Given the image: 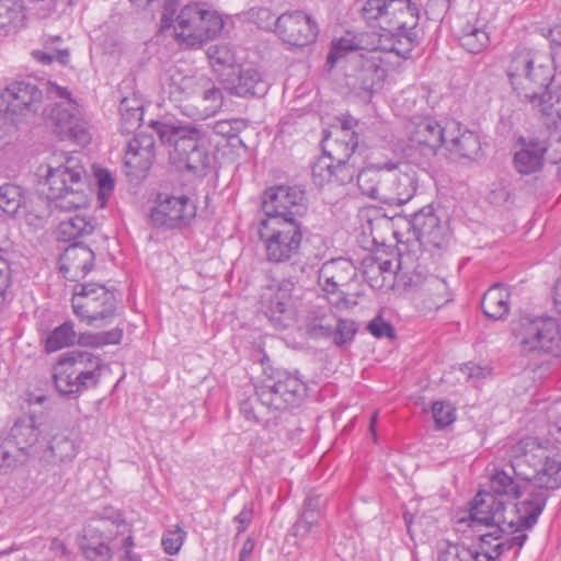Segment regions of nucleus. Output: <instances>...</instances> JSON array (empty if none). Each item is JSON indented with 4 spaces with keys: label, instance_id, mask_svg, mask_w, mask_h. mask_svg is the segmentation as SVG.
I'll list each match as a JSON object with an SVG mask.
<instances>
[{
    "label": "nucleus",
    "instance_id": "obj_38",
    "mask_svg": "<svg viewBox=\"0 0 561 561\" xmlns=\"http://www.w3.org/2000/svg\"><path fill=\"white\" fill-rule=\"evenodd\" d=\"M385 172L386 163L370 164L360 169L357 173V186L359 191L364 195L378 201Z\"/></svg>",
    "mask_w": 561,
    "mask_h": 561
},
{
    "label": "nucleus",
    "instance_id": "obj_2",
    "mask_svg": "<svg viewBox=\"0 0 561 561\" xmlns=\"http://www.w3.org/2000/svg\"><path fill=\"white\" fill-rule=\"evenodd\" d=\"M527 454L533 453L537 458L539 468L535 471V486L529 490V496L515 505L518 526L533 527L546 506L548 491L561 486V459L551 457L552 450L548 443L538 437H526L522 439V447Z\"/></svg>",
    "mask_w": 561,
    "mask_h": 561
},
{
    "label": "nucleus",
    "instance_id": "obj_55",
    "mask_svg": "<svg viewBox=\"0 0 561 561\" xmlns=\"http://www.w3.org/2000/svg\"><path fill=\"white\" fill-rule=\"evenodd\" d=\"M250 18L259 25L261 28L271 30L272 27L275 28V21L274 14L272 11L267 8H259V9H251Z\"/></svg>",
    "mask_w": 561,
    "mask_h": 561
},
{
    "label": "nucleus",
    "instance_id": "obj_11",
    "mask_svg": "<svg viewBox=\"0 0 561 561\" xmlns=\"http://www.w3.org/2000/svg\"><path fill=\"white\" fill-rule=\"evenodd\" d=\"M358 122L352 117L344 118L341 125L325 135L323 150L333 159L334 183L345 185L357 178V163L354 152L358 146V135L354 129Z\"/></svg>",
    "mask_w": 561,
    "mask_h": 561
},
{
    "label": "nucleus",
    "instance_id": "obj_15",
    "mask_svg": "<svg viewBox=\"0 0 561 561\" xmlns=\"http://www.w3.org/2000/svg\"><path fill=\"white\" fill-rule=\"evenodd\" d=\"M457 128V122L448 121L444 125L430 116H413L405 125L409 140V156L422 161L434 158L446 141L447 133Z\"/></svg>",
    "mask_w": 561,
    "mask_h": 561
},
{
    "label": "nucleus",
    "instance_id": "obj_37",
    "mask_svg": "<svg viewBox=\"0 0 561 561\" xmlns=\"http://www.w3.org/2000/svg\"><path fill=\"white\" fill-rule=\"evenodd\" d=\"M25 20L26 13L22 0H0V28L4 33L23 27Z\"/></svg>",
    "mask_w": 561,
    "mask_h": 561
},
{
    "label": "nucleus",
    "instance_id": "obj_20",
    "mask_svg": "<svg viewBox=\"0 0 561 561\" xmlns=\"http://www.w3.org/2000/svg\"><path fill=\"white\" fill-rule=\"evenodd\" d=\"M408 224L409 233L425 250L443 249L448 244V227L440 221L433 206H424L414 213Z\"/></svg>",
    "mask_w": 561,
    "mask_h": 561
},
{
    "label": "nucleus",
    "instance_id": "obj_16",
    "mask_svg": "<svg viewBox=\"0 0 561 561\" xmlns=\"http://www.w3.org/2000/svg\"><path fill=\"white\" fill-rule=\"evenodd\" d=\"M306 383L296 375L282 370L255 387L256 399L268 410L283 411L297 405L306 394Z\"/></svg>",
    "mask_w": 561,
    "mask_h": 561
},
{
    "label": "nucleus",
    "instance_id": "obj_43",
    "mask_svg": "<svg viewBox=\"0 0 561 561\" xmlns=\"http://www.w3.org/2000/svg\"><path fill=\"white\" fill-rule=\"evenodd\" d=\"M459 42L467 51L479 54L488 47L490 37L483 27L468 24L463 28Z\"/></svg>",
    "mask_w": 561,
    "mask_h": 561
},
{
    "label": "nucleus",
    "instance_id": "obj_48",
    "mask_svg": "<svg viewBox=\"0 0 561 561\" xmlns=\"http://www.w3.org/2000/svg\"><path fill=\"white\" fill-rule=\"evenodd\" d=\"M333 174V159H331L329 153H325V156L319 158L318 161L312 165V180L313 183L318 186L334 183Z\"/></svg>",
    "mask_w": 561,
    "mask_h": 561
},
{
    "label": "nucleus",
    "instance_id": "obj_40",
    "mask_svg": "<svg viewBox=\"0 0 561 561\" xmlns=\"http://www.w3.org/2000/svg\"><path fill=\"white\" fill-rule=\"evenodd\" d=\"M77 341V333L71 321H66L55 328L45 340V350L48 353L73 345Z\"/></svg>",
    "mask_w": 561,
    "mask_h": 561
},
{
    "label": "nucleus",
    "instance_id": "obj_49",
    "mask_svg": "<svg viewBox=\"0 0 561 561\" xmlns=\"http://www.w3.org/2000/svg\"><path fill=\"white\" fill-rule=\"evenodd\" d=\"M51 454L60 461L71 460L78 453V445L67 436H55L50 445Z\"/></svg>",
    "mask_w": 561,
    "mask_h": 561
},
{
    "label": "nucleus",
    "instance_id": "obj_14",
    "mask_svg": "<svg viewBox=\"0 0 561 561\" xmlns=\"http://www.w3.org/2000/svg\"><path fill=\"white\" fill-rule=\"evenodd\" d=\"M51 93L62 101L54 104L47 113V122L61 140H71L80 146L91 141L88 123L82 118L76 101L70 98L67 88L53 85Z\"/></svg>",
    "mask_w": 561,
    "mask_h": 561
},
{
    "label": "nucleus",
    "instance_id": "obj_33",
    "mask_svg": "<svg viewBox=\"0 0 561 561\" xmlns=\"http://www.w3.org/2000/svg\"><path fill=\"white\" fill-rule=\"evenodd\" d=\"M231 93L240 96H260L268 90V83L263 79L262 73L254 67H242L239 69L237 82L230 87Z\"/></svg>",
    "mask_w": 561,
    "mask_h": 561
},
{
    "label": "nucleus",
    "instance_id": "obj_8",
    "mask_svg": "<svg viewBox=\"0 0 561 561\" xmlns=\"http://www.w3.org/2000/svg\"><path fill=\"white\" fill-rule=\"evenodd\" d=\"M512 333L523 356H561V329L553 317L522 314L513 321Z\"/></svg>",
    "mask_w": 561,
    "mask_h": 561
},
{
    "label": "nucleus",
    "instance_id": "obj_3",
    "mask_svg": "<svg viewBox=\"0 0 561 561\" xmlns=\"http://www.w3.org/2000/svg\"><path fill=\"white\" fill-rule=\"evenodd\" d=\"M506 72L517 96L530 106L548 91L554 77L551 56L530 48H516Z\"/></svg>",
    "mask_w": 561,
    "mask_h": 561
},
{
    "label": "nucleus",
    "instance_id": "obj_36",
    "mask_svg": "<svg viewBox=\"0 0 561 561\" xmlns=\"http://www.w3.org/2000/svg\"><path fill=\"white\" fill-rule=\"evenodd\" d=\"M10 437L21 451H27L32 448L39 437L35 416L27 415L19 419L11 427Z\"/></svg>",
    "mask_w": 561,
    "mask_h": 561
},
{
    "label": "nucleus",
    "instance_id": "obj_27",
    "mask_svg": "<svg viewBox=\"0 0 561 561\" xmlns=\"http://www.w3.org/2000/svg\"><path fill=\"white\" fill-rule=\"evenodd\" d=\"M379 48L362 55L356 62V81L359 88L366 92H374L382 87L387 77V68L385 67Z\"/></svg>",
    "mask_w": 561,
    "mask_h": 561
},
{
    "label": "nucleus",
    "instance_id": "obj_34",
    "mask_svg": "<svg viewBox=\"0 0 561 561\" xmlns=\"http://www.w3.org/2000/svg\"><path fill=\"white\" fill-rule=\"evenodd\" d=\"M522 447V439L514 446V456L511 460L510 471L514 478L519 482L524 481L526 485L523 486L529 493L535 486V471L538 467L537 458H533V453H528Z\"/></svg>",
    "mask_w": 561,
    "mask_h": 561
},
{
    "label": "nucleus",
    "instance_id": "obj_53",
    "mask_svg": "<svg viewBox=\"0 0 561 561\" xmlns=\"http://www.w3.org/2000/svg\"><path fill=\"white\" fill-rule=\"evenodd\" d=\"M356 48V45L350 38H340L332 42L331 49L327 57V62L333 67L339 59L345 56L346 53Z\"/></svg>",
    "mask_w": 561,
    "mask_h": 561
},
{
    "label": "nucleus",
    "instance_id": "obj_63",
    "mask_svg": "<svg viewBox=\"0 0 561 561\" xmlns=\"http://www.w3.org/2000/svg\"><path fill=\"white\" fill-rule=\"evenodd\" d=\"M548 431L549 435L561 444V416L552 419V415H549Z\"/></svg>",
    "mask_w": 561,
    "mask_h": 561
},
{
    "label": "nucleus",
    "instance_id": "obj_25",
    "mask_svg": "<svg viewBox=\"0 0 561 561\" xmlns=\"http://www.w3.org/2000/svg\"><path fill=\"white\" fill-rule=\"evenodd\" d=\"M107 520L94 519L88 523L79 539L80 550L87 561H110L113 557L105 535Z\"/></svg>",
    "mask_w": 561,
    "mask_h": 561
},
{
    "label": "nucleus",
    "instance_id": "obj_62",
    "mask_svg": "<svg viewBox=\"0 0 561 561\" xmlns=\"http://www.w3.org/2000/svg\"><path fill=\"white\" fill-rule=\"evenodd\" d=\"M10 283V266L8 262L0 256V295H3Z\"/></svg>",
    "mask_w": 561,
    "mask_h": 561
},
{
    "label": "nucleus",
    "instance_id": "obj_31",
    "mask_svg": "<svg viewBox=\"0 0 561 561\" xmlns=\"http://www.w3.org/2000/svg\"><path fill=\"white\" fill-rule=\"evenodd\" d=\"M203 82L207 83L206 76H183L176 71L170 76L168 82L169 98L180 107L181 104L192 102Z\"/></svg>",
    "mask_w": 561,
    "mask_h": 561
},
{
    "label": "nucleus",
    "instance_id": "obj_10",
    "mask_svg": "<svg viewBox=\"0 0 561 561\" xmlns=\"http://www.w3.org/2000/svg\"><path fill=\"white\" fill-rule=\"evenodd\" d=\"M490 489L491 491H481L474 496L469 513L470 526L493 524L513 526V520H506L505 503L499 496L517 499L522 493L523 485L511 471L495 470L490 479Z\"/></svg>",
    "mask_w": 561,
    "mask_h": 561
},
{
    "label": "nucleus",
    "instance_id": "obj_1",
    "mask_svg": "<svg viewBox=\"0 0 561 561\" xmlns=\"http://www.w3.org/2000/svg\"><path fill=\"white\" fill-rule=\"evenodd\" d=\"M364 20L379 27L378 48L408 58L416 45L419 10L411 0H367L362 8Z\"/></svg>",
    "mask_w": 561,
    "mask_h": 561
},
{
    "label": "nucleus",
    "instance_id": "obj_60",
    "mask_svg": "<svg viewBox=\"0 0 561 561\" xmlns=\"http://www.w3.org/2000/svg\"><path fill=\"white\" fill-rule=\"evenodd\" d=\"M240 412L248 421H252L254 423H261V417L255 411L254 402L251 399H247L241 401L240 403Z\"/></svg>",
    "mask_w": 561,
    "mask_h": 561
},
{
    "label": "nucleus",
    "instance_id": "obj_9",
    "mask_svg": "<svg viewBox=\"0 0 561 561\" xmlns=\"http://www.w3.org/2000/svg\"><path fill=\"white\" fill-rule=\"evenodd\" d=\"M84 168L76 157L67 156L57 165L49 164L45 174L44 186L47 198L56 207L70 211L87 205L84 194Z\"/></svg>",
    "mask_w": 561,
    "mask_h": 561
},
{
    "label": "nucleus",
    "instance_id": "obj_29",
    "mask_svg": "<svg viewBox=\"0 0 561 561\" xmlns=\"http://www.w3.org/2000/svg\"><path fill=\"white\" fill-rule=\"evenodd\" d=\"M60 270L65 273H73V276H84L93 267L94 253L83 243L75 242L66 248L60 256Z\"/></svg>",
    "mask_w": 561,
    "mask_h": 561
},
{
    "label": "nucleus",
    "instance_id": "obj_56",
    "mask_svg": "<svg viewBox=\"0 0 561 561\" xmlns=\"http://www.w3.org/2000/svg\"><path fill=\"white\" fill-rule=\"evenodd\" d=\"M424 290L437 302L436 299L443 298L447 293V283L437 276H430L424 283Z\"/></svg>",
    "mask_w": 561,
    "mask_h": 561
},
{
    "label": "nucleus",
    "instance_id": "obj_42",
    "mask_svg": "<svg viewBox=\"0 0 561 561\" xmlns=\"http://www.w3.org/2000/svg\"><path fill=\"white\" fill-rule=\"evenodd\" d=\"M207 57L213 69L220 75L225 70H233L237 66L234 50L228 44H216L209 46L207 49Z\"/></svg>",
    "mask_w": 561,
    "mask_h": 561
},
{
    "label": "nucleus",
    "instance_id": "obj_61",
    "mask_svg": "<svg viewBox=\"0 0 561 561\" xmlns=\"http://www.w3.org/2000/svg\"><path fill=\"white\" fill-rule=\"evenodd\" d=\"M321 505L322 500L320 496H308L305 500L302 513H312V515H314V518L319 520Z\"/></svg>",
    "mask_w": 561,
    "mask_h": 561
},
{
    "label": "nucleus",
    "instance_id": "obj_30",
    "mask_svg": "<svg viewBox=\"0 0 561 561\" xmlns=\"http://www.w3.org/2000/svg\"><path fill=\"white\" fill-rule=\"evenodd\" d=\"M154 138L151 134L136 133L128 142L126 163L139 169L149 168L154 158Z\"/></svg>",
    "mask_w": 561,
    "mask_h": 561
},
{
    "label": "nucleus",
    "instance_id": "obj_7",
    "mask_svg": "<svg viewBox=\"0 0 561 561\" xmlns=\"http://www.w3.org/2000/svg\"><path fill=\"white\" fill-rule=\"evenodd\" d=\"M102 365V358L90 352L64 353L53 366L56 390L65 397L80 396L99 383Z\"/></svg>",
    "mask_w": 561,
    "mask_h": 561
},
{
    "label": "nucleus",
    "instance_id": "obj_59",
    "mask_svg": "<svg viewBox=\"0 0 561 561\" xmlns=\"http://www.w3.org/2000/svg\"><path fill=\"white\" fill-rule=\"evenodd\" d=\"M253 518V505L245 504L240 513L234 517V522L239 524L237 534L240 535L247 530Z\"/></svg>",
    "mask_w": 561,
    "mask_h": 561
},
{
    "label": "nucleus",
    "instance_id": "obj_58",
    "mask_svg": "<svg viewBox=\"0 0 561 561\" xmlns=\"http://www.w3.org/2000/svg\"><path fill=\"white\" fill-rule=\"evenodd\" d=\"M461 371L470 379H483L491 375V368L489 366H481L474 363H467L461 368Z\"/></svg>",
    "mask_w": 561,
    "mask_h": 561
},
{
    "label": "nucleus",
    "instance_id": "obj_5",
    "mask_svg": "<svg viewBox=\"0 0 561 561\" xmlns=\"http://www.w3.org/2000/svg\"><path fill=\"white\" fill-rule=\"evenodd\" d=\"M170 26H173L179 44L196 48L216 38L224 30L225 22L217 11L205 3L193 2L184 5L174 21L167 14L162 15L161 27Z\"/></svg>",
    "mask_w": 561,
    "mask_h": 561
},
{
    "label": "nucleus",
    "instance_id": "obj_50",
    "mask_svg": "<svg viewBox=\"0 0 561 561\" xmlns=\"http://www.w3.org/2000/svg\"><path fill=\"white\" fill-rule=\"evenodd\" d=\"M356 331L357 329L354 321L340 319L334 322L331 340L336 346H342L353 340Z\"/></svg>",
    "mask_w": 561,
    "mask_h": 561
},
{
    "label": "nucleus",
    "instance_id": "obj_54",
    "mask_svg": "<svg viewBox=\"0 0 561 561\" xmlns=\"http://www.w3.org/2000/svg\"><path fill=\"white\" fill-rule=\"evenodd\" d=\"M318 519L314 518L312 513H302L299 519L293 525L291 533L295 537L305 539L312 529L317 526Z\"/></svg>",
    "mask_w": 561,
    "mask_h": 561
},
{
    "label": "nucleus",
    "instance_id": "obj_52",
    "mask_svg": "<svg viewBox=\"0 0 561 561\" xmlns=\"http://www.w3.org/2000/svg\"><path fill=\"white\" fill-rule=\"evenodd\" d=\"M432 414L436 426L439 428L450 425L456 419L455 409L446 401L434 402L432 405Z\"/></svg>",
    "mask_w": 561,
    "mask_h": 561
},
{
    "label": "nucleus",
    "instance_id": "obj_47",
    "mask_svg": "<svg viewBox=\"0 0 561 561\" xmlns=\"http://www.w3.org/2000/svg\"><path fill=\"white\" fill-rule=\"evenodd\" d=\"M122 133H131L140 126L142 111L139 106H130L128 99H123L119 104Z\"/></svg>",
    "mask_w": 561,
    "mask_h": 561
},
{
    "label": "nucleus",
    "instance_id": "obj_41",
    "mask_svg": "<svg viewBox=\"0 0 561 561\" xmlns=\"http://www.w3.org/2000/svg\"><path fill=\"white\" fill-rule=\"evenodd\" d=\"M94 227V220L83 214H77L60 222L59 232L65 239L73 240L90 234Z\"/></svg>",
    "mask_w": 561,
    "mask_h": 561
},
{
    "label": "nucleus",
    "instance_id": "obj_51",
    "mask_svg": "<svg viewBox=\"0 0 561 561\" xmlns=\"http://www.w3.org/2000/svg\"><path fill=\"white\" fill-rule=\"evenodd\" d=\"M186 533L179 526L174 529L167 530L161 539V545L165 553L173 556L176 554L184 542Z\"/></svg>",
    "mask_w": 561,
    "mask_h": 561
},
{
    "label": "nucleus",
    "instance_id": "obj_44",
    "mask_svg": "<svg viewBox=\"0 0 561 561\" xmlns=\"http://www.w3.org/2000/svg\"><path fill=\"white\" fill-rule=\"evenodd\" d=\"M24 203L23 190L15 184L4 183L0 185V211L13 216Z\"/></svg>",
    "mask_w": 561,
    "mask_h": 561
},
{
    "label": "nucleus",
    "instance_id": "obj_57",
    "mask_svg": "<svg viewBox=\"0 0 561 561\" xmlns=\"http://www.w3.org/2000/svg\"><path fill=\"white\" fill-rule=\"evenodd\" d=\"M368 330L374 336L378 339H391L394 336L393 327L390 323L383 321L381 317H376L375 319H373L368 324Z\"/></svg>",
    "mask_w": 561,
    "mask_h": 561
},
{
    "label": "nucleus",
    "instance_id": "obj_35",
    "mask_svg": "<svg viewBox=\"0 0 561 561\" xmlns=\"http://www.w3.org/2000/svg\"><path fill=\"white\" fill-rule=\"evenodd\" d=\"M481 307L484 314L494 320L502 319L510 311V290L502 284L492 285L483 295Z\"/></svg>",
    "mask_w": 561,
    "mask_h": 561
},
{
    "label": "nucleus",
    "instance_id": "obj_28",
    "mask_svg": "<svg viewBox=\"0 0 561 561\" xmlns=\"http://www.w3.org/2000/svg\"><path fill=\"white\" fill-rule=\"evenodd\" d=\"M520 148L514 154V165L518 173L528 175L540 171L543 165V157L548 150L546 139L520 138Z\"/></svg>",
    "mask_w": 561,
    "mask_h": 561
},
{
    "label": "nucleus",
    "instance_id": "obj_45",
    "mask_svg": "<svg viewBox=\"0 0 561 561\" xmlns=\"http://www.w3.org/2000/svg\"><path fill=\"white\" fill-rule=\"evenodd\" d=\"M123 339V330L115 328L106 332H84L77 335V342L84 347H103L105 345L118 344Z\"/></svg>",
    "mask_w": 561,
    "mask_h": 561
},
{
    "label": "nucleus",
    "instance_id": "obj_39",
    "mask_svg": "<svg viewBox=\"0 0 561 561\" xmlns=\"http://www.w3.org/2000/svg\"><path fill=\"white\" fill-rule=\"evenodd\" d=\"M334 317L325 310L310 313L306 319V332L311 339H331Z\"/></svg>",
    "mask_w": 561,
    "mask_h": 561
},
{
    "label": "nucleus",
    "instance_id": "obj_22",
    "mask_svg": "<svg viewBox=\"0 0 561 561\" xmlns=\"http://www.w3.org/2000/svg\"><path fill=\"white\" fill-rule=\"evenodd\" d=\"M275 33L284 43L304 47L317 39L319 27L309 14L295 10L284 12L276 19Z\"/></svg>",
    "mask_w": 561,
    "mask_h": 561
},
{
    "label": "nucleus",
    "instance_id": "obj_17",
    "mask_svg": "<svg viewBox=\"0 0 561 561\" xmlns=\"http://www.w3.org/2000/svg\"><path fill=\"white\" fill-rule=\"evenodd\" d=\"M357 277V268L350 259L336 257L322 264L318 272V284L328 295L331 305L339 309H350L357 302L345 291Z\"/></svg>",
    "mask_w": 561,
    "mask_h": 561
},
{
    "label": "nucleus",
    "instance_id": "obj_18",
    "mask_svg": "<svg viewBox=\"0 0 561 561\" xmlns=\"http://www.w3.org/2000/svg\"><path fill=\"white\" fill-rule=\"evenodd\" d=\"M195 201L184 193H159L150 210L152 227L163 230L183 229L196 217Z\"/></svg>",
    "mask_w": 561,
    "mask_h": 561
},
{
    "label": "nucleus",
    "instance_id": "obj_19",
    "mask_svg": "<svg viewBox=\"0 0 561 561\" xmlns=\"http://www.w3.org/2000/svg\"><path fill=\"white\" fill-rule=\"evenodd\" d=\"M264 218L298 219L306 210L305 192L298 186L268 187L262 196Z\"/></svg>",
    "mask_w": 561,
    "mask_h": 561
},
{
    "label": "nucleus",
    "instance_id": "obj_4",
    "mask_svg": "<svg viewBox=\"0 0 561 561\" xmlns=\"http://www.w3.org/2000/svg\"><path fill=\"white\" fill-rule=\"evenodd\" d=\"M153 128L162 144L172 148L171 160L180 168L196 174L209 167V156L203 144V131L191 124L154 122Z\"/></svg>",
    "mask_w": 561,
    "mask_h": 561
},
{
    "label": "nucleus",
    "instance_id": "obj_21",
    "mask_svg": "<svg viewBox=\"0 0 561 561\" xmlns=\"http://www.w3.org/2000/svg\"><path fill=\"white\" fill-rule=\"evenodd\" d=\"M294 284L288 279L272 280L260 295V310L275 325L286 328L293 319L291 291Z\"/></svg>",
    "mask_w": 561,
    "mask_h": 561
},
{
    "label": "nucleus",
    "instance_id": "obj_32",
    "mask_svg": "<svg viewBox=\"0 0 561 561\" xmlns=\"http://www.w3.org/2000/svg\"><path fill=\"white\" fill-rule=\"evenodd\" d=\"M443 147L456 157L472 159L480 151L481 144L474 133L468 129L462 130L459 123H457V128L453 133H447Z\"/></svg>",
    "mask_w": 561,
    "mask_h": 561
},
{
    "label": "nucleus",
    "instance_id": "obj_23",
    "mask_svg": "<svg viewBox=\"0 0 561 561\" xmlns=\"http://www.w3.org/2000/svg\"><path fill=\"white\" fill-rule=\"evenodd\" d=\"M42 91L27 81H14L0 93V112L11 116L26 115L38 111Z\"/></svg>",
    "mask_w": 561,
    "mask_h": 561
},
{
    "label": "nucleus",
    "instance_id": "obj_46",
    "mask_svg": "<svg viewBox=\"0 0 561 561\" xmlns=\"http://www.w3.org/2000/svg\"><path fill=\"white\" fill-rule=\"evenodd\" d=\"M94 175L98 184V207L103 209L107 206L108 201L113 195L115 188V181L112 173L105 169H98L94 172Z\"/></svg>",
    "mask_w": 561,
    "mask_h": 561
},
{
    "label": "nucleus",
    "instance_id": "obj_13",
    "mask_svg": "<svg viewBox=\"0 0 561 561\" xmlns=\"http://www.w3.org/2000/svg\"><path fill=\"white\" fill-rule=\"evenodd\" d=\"M71 306L76 317L87 325L101 327L110 323L116 312L113 291L99 283L75 286Z\"/></svg>",
    "mask_w": 561,
    "mask_h": 561
},
{
    "label": "nucleus",
    "instance_id": "obj_24",
    "mask_svg": "<svg viewBox=\"0 0 561 561\" xmlns=\"http://www.w3.org/2000/svg\"><path fill=\"white\" fill-rule=\"evenodd\" d=\"M417 188L415 172H401L393 162H386V172L378 201L388 205H403L412 199Z\"/></svg>",
    "mask_w": 561,
    "mask_h": 561
},
{
    "label": "nucleus",
    "instance_id": "obj_12",
    "mask_svg": "<svg viewBox=\"0 0 561 561\" xmlns=\"http://www.w3.org/2000/svg\"><path fill=\"white\" fill-rule=\"evenodd\" d=\"M257 232L268 262L284 263L298 254L302 241L298 219L262 218Z\"/></svg>",
    "mask_w": 561,
    "mask_h": 561
},
{
    "label": "nucleus",
    "instance_id": "obj_6",
    "mask_svg": "<svg viewBox=\"0 0 561 561\" xmlns=\"http://www.w3.org/2000/svg\"><path fill=\"white\" fill-rule=\"evenodd\" d=\"M491 525L495 529L483 534L471 545L444 542L439 549L437 561H494L505 551L515 549L518 552L527 540V535L517 531L515 535L505 534L504 526Z\"/></svg>",
    "mask_w": 561,
    "mask_h": 561
},
{
    "label": "nucleus",
    "instance_id": "obj_26",
    "mask_svg": "<svg viewBox=\"0 0 561 561\" xmlns=\"http://www.w3.org/2000/svg\"><path fill=\"white\" fill-rule=\"evenodd\" d=\"M224 103V95L219 88L207 78L196 91L192 102L180 105L182 113L193 119L204 121L218 113Z\"/></svg>",
    "mask_w": 561,
    "mask_h": 561
},
{
    "label": "nucleus",
    "instance_id": "obj_64",
    "mask_svg": "<svg viewBox=\"0 0 561 561\" xmlns=\"http://www.w3.org/2000/svg\"><path fill=\"white\" fill-rule=\"evenodd\" d=\"M49 550L55 557H65L68 554V549L64 541L58 538H53L49 543Z\"/></svg>",
    "mask_w": 561,
    "mask_h": 561
}]
</instances>
